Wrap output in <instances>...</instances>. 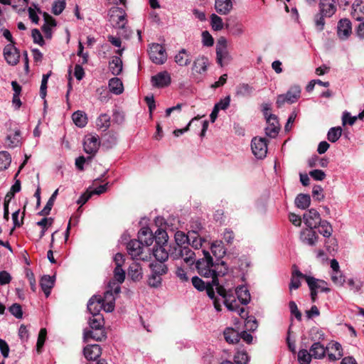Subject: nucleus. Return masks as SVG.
Here are the masks:
<instances>
[{
    "label": "nucleus",
    "instance_id": "obj_57",
    "mask_svg": "<svg viewBox=\"0 0 364 364\" xmlns=\"http://www.w3.org/2000/svg\"><path fill=\"white\" fill-rule=\"evenodd\" d=\"M226 28H228L230 33L233 36H240L243 33V28L241 25V23L236 22L233 24H226Z\"/></svg>",
    "mask_w": 364,
    "mask_h": 364
},
{
    "label": "nucleus",
    "instance_id": "obj_60",
    "mask_svg": "<svg viewBox=\"0 0 364 364\" xmlns=\"http://www.w3.org/2000/svg\"><path fill=\"white\" fill-rule=\"evenodd\" d=\"M10 313L17 318H21L23 311L21 306L18 304H14L9 307Z\"/></svg>",
    "mask_w": 364,
    "mask_h": 364
},
{
    "label": "nucleus",
    "instance_id": "obj_11",
    "mask_svg": "<svg viewBox=\"0 0 364 364\" xmlns=\"http://www.w3.org/2000/svg\"><path fill=\"white\" fill-rule=\"evenodd\" d=\"M110 21L114 23L115 26L124 28L126 24V14L123 9L114 6L112 7L109 12Z\"/></svg>",
    "mask_w": 364,
    "mask_h": 364
},
{
    "label": "nucleus",
    "instance_id": "obj_32",
    "mask_svg": "<svg viewBox=\"0 0 364 364\" xmlns=\"http://www.w3.org/2000/svg\"><path fill=\"white\" fill-rule=\"evenodd\" d=\"M191 237H192L191 232H188V235H187L182 232H176L175 233L176 245L172 247L171 250H174L175 247H184L183 245L186 243H191Z\"/></svg>",
    "mask_w": 364,
    "mask_h": 364
},
{
    "label": "nucleus",
    "instance_id": "obj_22",
    "mask_svg": "<svg viewBox=\"0 0 364 364\" xmlns=\"http://www.w3.org/2000/svg\"><path fill=\"white\" fill-rule=\"evenodd\" d=\"M102 354V350L99 345H90L84 348L85 357L89 360L98 358Z\"/></svg>",
    "mask_w": 364,
    "mask_h": 364
},
{
    "label": "nucleus",
    "instance_id": "obj_42",
    "mask_svg": "<svg viewBox=\"0 0 364 364\" xmlns=\"http://www.w3.org/2000/svg\"><path fill=\"white\" fill-rule=\"evenodd\" d=\"M151 274L156 275H163L168 271L166 265L164 262H155L150 264Z\"/></svg>",
    "mask_w": 364,
    "mask_h": 364
},
{
    "label": "nucleus",
    "instance_id": "obj_5",
    "mask_svg": "<svg viewBox=\"0 0 364 364\" xmlns=\"http://www.w3.org/2000/svg\"><path fill=\"white\" fill-rule=\"evenodd\" d=\"M149 54L151 61L157 65L164 64L167 59L166 49L159 43H153L150 46Z\"/></svg>",
    "mask_w": 364,
    "mask_h": 364
},
{
    "label": "nucleus",
    "instance_id": "obj_41",
    "mask_svg": "<svg viewBox=\"0 0 364 364\" xmlns=\"http://www.w3.org/2000/svg\"><path fill=\"white\" fill-rule=\"evenodd\" d=\"M224 337L229 343H237L240 341V333L231 328L225 330Z\"/></svg>",
    "mask_w": 364,
    "mask_h": 364
},
{
    "label": "nucleus",
    "instance_id": "obj_7",
    "mask_svg": "<svg viewBox=\"0 0 364 364\" xmlns=\"http://www.w3.org/2000/svg\"><path fill=\"white\" fill-rule=\"evenodd\" d=\"M228 268L226 263L223 261L218 260V262L214 263L213 271L211 274V279L213 284L215 286L216 291L219 287H224L220 284L218 277L225 276L228 272Z\"/></svg>",
    "mask_w": 364,
    "mask_h": 364
},
{
    "label": "nucleus",
    "instance_id": "obj_59",
    "mask_svg": "<svg viewBox=\"0 0 364 364\" xmlns=\"http://www.w3.org/2000/svg\"><path fill=\"white\" fill-rule=\"evenodd\" d=\"M202 43L204 46L210 47L214 43V39L208 31L202 32Z\"/></svg>",
    "mask_w": 364,
    "mask_h": 364
},
{
    "label": "nucleus",
    "instance_id": "obj_49",
    "mask_svg": "<svg viewBox=\"0 0 364 364\" xmlns=\"http://www.w3.org/2000/svg\"><path fill=\"white\" fill-rule=\"evenodd\" d=\"M20 130H16L14 136L8 135L6 137V146L9 148L16 147L20 142Z\"/></svg>",
    "mask_w": 364,
    "mask_h": 364
},
{
    "label": "nucleus",
    "instance_id": "obj_64",
    "mask_svg": "<svg viewBox=\"0 0 364 364\" xmlns=\"http://www.w3.org/2000/svg\"><path fill=\"white\" fill-rule=\"evenodd\" d=\"M114 278L119 284H122L124 281L125 272L122 269V267L114 268Z\"/></svg>",
    "mask_w": 364,
    "mask_h": 364
},
{
    "label": "nucleus",
    "instance_id": "obj_52",
    "mask_svg": "<svg viewBox=\"0 0 364 364\" xmlns=\"http://www.w3.org/2000/svg\"><path fill=\"white\" fill-rule=\"evenodd\" d=\"M210 23L214 31H218L223 28V19L215 14L210 16Z\"/></svg>",
    "mask_w": 364,
    "mask_h": 364
},
{
    "label": "nucleus",
    "instance_id": "obj_14",
    "mask_svg": "<svg viewBox=\"0 0 364 364\" xmlns=\"http://www.w3.org/2000/svg\"><path fill=\"white\" fill-rule=\"evenodd\" d=\"M303 219L305 225L310 229L318 228V225L321 221L319 213L314 208H311L305 213Z\"/></svg>",
    "mask_w": 364,
    "mask_h": 364
},
{
    "label": "nucleus",
    "instance_id": "obj_19",
    "mask_svg": "<svg viewBox=\"0 0 364 364\" xmlns=\"http://www.w3.org/2000/svg\"><path fill=\"white\" fill-rule=\"evenodd\" d=\"M138 241L141 242V244L149 247L152 245L154 237L152 231L148 227L142 228L138 233Z\"/></svg>",
    "mask_w": 364,
    "mask_h": 364
},
{
    "label": "nucleus",
    "instance_id": "obj_39",
    "mask_svg": "<svg viewBox=\"0 0 364 364\" xmlns=\"http://www.w3.org/2000/svg\"><path fill=\"white\" fill-rule=\"evenodd\" d=\"M96 126L98 129L107 130L110 127V117L107 114H100L96 119Z\"/></svg>",
    "mask_w": 364,
    "mask_h": 364
},
{
    "label": "nucleus",
    "instance_id": "obj_13",
    "mask_svg": "<svg viewBox=\"0 0 364 364\" xmlns=\"http://www.w3.org/2000/svg\"><path fill=\"white\" fill-rule=\"evenodd\" d=\"M100 145L97 135H88L85 136L83 142L84 151L89 154L94 156L98 151Z\"/></svg>",
    "mask_w": 364,
    "mask_h": 364
},
{
    "label": "nucleus",
    "instance_id": "obj_58",
    "mask_svg": "<svg viewBox=\"0 0 364 364\" xmlns=\"http://www.w3.org/2000/svg\"><path fill=\"white\" fill-rule=\"evenodd\" d=\"M234 361L236 364H247L249 356L246 352H237L234 356Z\"/></svg>",
    "mask_w": 364,
    "mask_h": 364
},
{
    "label": "nucleus",
    "instance_id": "obj_9",
    "mask_svg": "<svg viewBox=\"0 0 364 364\" xmlns=\"http://www.w3.org/2000/svg\"><path fill=\"white\" fill-rule=\"evenodd\" d=\"M127 249L129 255L133 259L145 260L147 257L146 255L144 256V245L141 244L140 241L137 240H131L127 245Z\"/></svg>",
    "mask_w": 364,
    "mask_h": 364
},
{
    "label": "nucleus",
    "instance_id": "obj_16",
    "mask_svg": "<svg viewBox=\"0 0 364 364\" xmlns=\"http://www.w3.org/2000/svg\"><path fill=\"white\" fill-rule=\"evenodd\" d=\"M352 33L351 23L347 18L341 19L338 23L337 33L338 37L345 40L349 37Z\"/></svg>",
    "mask_w": 364,
    "mask_h": 364
},
{
    "label": "nucleus",
    "instance_id": "obj_23",
    "mask_svg": "<svg viewBox=\"0 0 364 364\" xmlns=\"http://www.w3.org/2000/svg\"><path fill=\"white\" fill-rule=\"evenodd\" d=\"M215 9L218 14L227 15L232 9V2L231 0H215Z\"/></svg>",
    "mask_w": 364,
    "mask_h": 364
},
{
    "label": "nucleus",
    "instance_id": "obj_29",
    "mask_svg": "<svg viewBox=\"0 0 364 364\" xmlns=\"http://www.w3.org/2000/svg\"><path fill=\"white\" fill-rule=\"evenodd\" d=\"M235 294L239 301L244 305L247 304L251 299L250 294L245 286H239L235 289Z\"/></svg>",
    "mask_w": 364,
    "mask_h": 364
},
{
    "label": "nucleus",
    "instance_id": "obj_47",
    "mask_svg": "<svg viewBox=\"0 0 364 364\" xmlns=\"http://www.w3.org/2000/svg\"><path fill=\"white\" fill-rule=\"evenodd\" d=\"M154 237L156 245H167L168 235L164 230L157 228Z\"/></svg>",
    "mask_w": 364,
    "mask_h": 364
},
{
    "label": "nucleus",
    "instance_id": "obj_31",
    "mask_svg": "<svg viewBox=\"0 0 364 364\" xmlns=\"http://www.w3.org/2000/svg\"><path fill=\"white\" fill-rule=\"evenodd\" d=\"M42 290L48 297L50 294V289L54 285V277L49 275H44L40 282Z\"/></svg>",
    "mask_w": 364,
    "mask_h": 364
},
{
    "label": "nucleus",
    "instance_id": "obj_34",
    "mask_svg": "<svg viewBox=\"0 0 364 364\" xmlns=\"http://www.w3.org/2000/svg\"><path fill=\"white\" fill-rule=\"evenodd\" d=\"M329 348L332 351H334V353L331 352L328 354L330 360L334 361L340 359L343 356L342 346L339 343H333Z\"/></svg>",
    "mask_w": 364,
    "mask_h": 364
},
{
    "label": "nucleus",
    "instance_id": "obj_50",
    "mask_svg": "<svg viewBox=\"0 0 364 364\" xmlns=\"http://www.w3.org/2000/svg\"><path fill=\"white\" fill-rule=\"evenodd\" d=\"M211 252L216 257H222L225 254V250L221 241H216L211 245Z\"/></svg>",
    "mask_w": 364,
    "mask_h": 364
},
{
    "label": "nucleus",
    "instance_id": "obj_24",
    "mask_svg": "<svg viewBox=\"0 0 364 364\" xmlns=\"http://www.w3.org/2000/svg\"><path fill=\"white\" fill-rule=\"evenodd\" d=\"M167 245H156L153 250V254L156 262H164L168 258L169 253L166 250Z\"/></svg>",
    "mask_w": 364,
    "mask_h": 364
},
{
    "label": "nucleus",
    "instance_id": "obj_3",
    "mask_svg": "<svg viewBox=\"0 0 364 364\" xmlns=\"http://www.w3.org/2000/svg\"><path fill=\"white\" fill-rule=\"evenodd\" d=\"M109 289L107 290L104 294L103 299V306L102 309L106 312H112L114 309V301L115 298L113 296V291L115 294H118L120 292V287L119 284H116L113 283V287L112 286V283L109 284Z\"/></svg>",
    "mask_w": 364,
    "mask_h": 364
},
{
    "label": "nucleus",
    "instance_id": "obj_1",
    "mask_svg": "<svg viewBox=\"0 0 364 364\" xmlns=\"http://www.w3.org/2000/svg\"><path fill=\"white\" fill-rule=\"evenodd\" d=\"M203 252L204 257L196 262V268L200 276L206 278H210L214 266L213 258L211 257L209 252L203 250Z\"/></svg>",
    "mask_w": 364,
    "mask_h": 364
},
{
    "label": "nucleus",
    "instance_id": "obj_40",
    "mask_svg": "<svg viewBox=\"0 0 364 364\" xmlns=\"http://www.w3.org/2000/svg\"><path fill=\"white\" fill-rule=\"evenodd\" d=\"M213 287H215L213 284V282H207V287L205 289L206 290L208 296L213 300V305L216 311H221V305L218 301V299L215 296V291L213 289Z\"/></svg>",
    "mask_w": 364,
    "mask_h": 364
},
{
    "label": "nucleus",
    "instance_id": "obj_54",
    "mask_svg": "<svg viewBox=\"0 0 364 364\" xmlns=\"http://www.w3.org/2000/svg\"><path fill=\"white\" fill-rule=\"evenodd\" d=\"M192 237H191V243L192 247L195 249H199L202 247V243L205 240L199 236L197 231L193 230L191 232Z\"/></svg>",
    "mask_w": 364,
    "mask_h": 364
},
{
    "label": "nucleus",
    "instance_id": "obj_51",
    "mask_svg": "<svg viewBox=\"0 0 364 364\" xmlns=\"http://www.w3.org/2000/svg\"><path fill=\"white\" fill-rule=\"evenodd\" d=\"M312 358L311 353L306 349H301L298 353V361L301 364H309Z\"/></svg>",
    "mask_w": 364,
    "mask_h": 364
},
{
    "label": "nucleus",
    "instance_id": "obj_38",
    "mask_svg": "<svg viewBox=\"0 0 364 364\" xmlns=\"http://www.w3.org/2000/svg\"><path fill=\"white\" fill-rule=\"evenodd\" d=\"M72 119L75 124L79 127H84L87 123L86 114L80 110L73 114Z\"/></svg>",
    "mask_w": 364,
    "mask_h": 364
},
{
    "label": "nucleus",
    "instance_id": "obj_12",
    "mask_svg": "<svg viewBox=\"0 0 364 364\" xmlns=\"http://www.w3.org/2000/svg\"><path fill=\"white\" fill-rule=\"evenodd\" d=\"M4 56L10 65H16L19 62V50L13 44H8L4 48Z\"/></svg>",
    "mask_w": 364,
    "mask_h": 364
},
{
    "label": "nucleus",
    "instance_id": "obj_35",
    "mask_svg": "<svg viewBox=\"0 0 364 364\" xmlns=\"http://www.w3.org/2000/svg\"><path fill=\"white\" fill-rule=\"evenodd\" d=\"M105 338L106 335L103 330H100V332H94L92 330H85L83 333V338L85 342L90 338L97 341H101Z\"/></svg>",
    "mask_w": 364,
    "mask_h": 364
},
{
    "label": "nucleus",
    "instance_id": "obj_44",
    "mask_svg": "<svg viewBox=\"0 0 364 364\" xmlns=\"http://www.w3.org/2000/svg\"><path fill=\"white\" fill-rule=\"evenodd\" d=\"M58 189L55 190L53 194L51 195V196L50 197V198L48 199L46 206L44 207V208L38 213V214L40 215H48L50 214V212L53 206V204H54V201L56 199V197H57V195H58Z\"/></svg>",
    "mask_w": 364,
    "mask_h": 364
},
{
    "label": "nucleus",
    "instance_id": "obj_48",
    "mask_svg": "<svg viewBox=\"0 0 364 364\" xmlns=\"http://www.w3.org/2000/svg\"><path fill=\"white\" fill-rule=\"evenodd\" d=\"M342 134V129L340 127L331 128L327 134V139L332 143L337 141Z\"/></svg>",
    "mask_w": 364,
    "mask_h": 364
},
{
    "label": "nucleus",
    "instance_id": "obj_10",
    "mask_svg": "<svg viewBox=\"0 0 364 364\" xmlns=\"http://www.w3.org/2000/svg\"><path fill=\"white\" fill-rule=\"evenodd\" d=\"M230 292V291H228L224 287H219L217 291V293L223 299V304L229 311H237L240 304Z\"/></svg>",
    "mask_w": 364,
    "mask_h": 364
},
{
    "label": "nucleus",
    "instance_id": "obj_20",
    "mask_svg": "<svg viewBox=\"0 0 364 364\" xmlns=\"http://www.w3.org/2000/svg\"><path fill=\"white\" fill-rule=\"evenodd\" d=\"M318 6L319 11L328 17H331L336 11L335 0H320Z\"/></svg>",
    "mask_w": 364,
    "mask_h": 364
},
{
    "label": "nucleus",
    "instance_id": "obj_30",
    "mask_svg": "<svg viewBox=\"0 0 364 364\" xmlns=\"http://www.w3.org/2000/svg\"><path fill=\"white\" fill-rule=\"evenodd\" d=\"M142 269L139 263L132 262L129 267L128 275L133 281H139L142 278Z\"/></svg>",
    "mask_w": 364,
    "mask_h": 364
},
{
    "label": "nucleus",
    "instance_id": "obj_4",
    "mask_svg": "<svg viewBox=\"0 0 364 364\" xmlns=\"http://www.w3.org/2000/svg\"><path fill=\"white\" fill-rule=\"evenodd\" d=\"M170 255L176 259H183L188 265H192L196 261L195 253L188 246L175 247L174 250H171Z\"/></svg>",
    "mask_w": 364,
    "mask_h": 364
},
{
    "label": "nucleus",
    "instance_id": "obj_33",
    "mask_svg": "<svg viewBox=\"0 0 364 364\" xmlns=\"http://www.w3.org/2000/svg\"><path fill=\"white\" fill-rule=\"evenodd\" d=\"M109 90L115 94L120 95L123 92L124 87L122 80L118 77H112L109 80Z\"/></svg>",
    "mask_w": 364,
    "mask_h": 364
},
{
    "label": "nucleus",
    "instance_id": "obj_15",
    "mask_svg": "<svg viewBox=\"0 0 364 364\" xmlns=\"http://www.w3.org/2000/svg\"><path fill=\"white\" fill-rule=\"evenodd\" d=\"M267 127L265 128L266 134L272 138L275 137L279 131V122L274 114H270L267 117Z\"/></svg>",
    "mask_w": 364,
    "mask_h": 364
},
{
    "label": "nucleus",
    "instance_id": "obj_18",
    "mask_svg": "<svg viewBox=\"0 0 364 364\" xmlns=\"http://www.w3.org/2000/svg\"><path fill=\"white\" fill-rule=\"evenodd\" d=\"M103 299L101 296L94 295L87 303V310L92 315H100V312L102 309Z\"/></svg>",
    "mask_w": 364,
    "mask_h": 364
},
{
    "label": "nucleus",
    "instance_id": "obj_36",
    "mask_svg": "<svg viewBox=\"0 0 364 364\" xmlns=\"http://www.w3.org/2000/svg\"><path fill=\"white\" fill-rule=\"evenodd\" d=\"M296 205L302 210L306 209L311 204V198L308 194L300 193L295 199Z\"/></svg>",
    "mask_w": 364,
    "mask_h": 364
},
{
    "label": "nucleus",
    "instance_id": "obj_2",
    "mask_svg": "<svg viewBox=\"0 0 364 364\" xmlns=\"http://www.w3.org/2000/svg\"><path fill=\"white\" fill-rule=\"evenodd\" d=\"M301 87L299 85L291 86L289 90L284 95H279L277 99V106L281 107L287 102L289 104H293L296 102L301 96Z\"/></svg>",
    "mask_w": 364,
    "mask_h": 364
},
{
    "label": "nucleus",
    "instance_id": "obj_55",
    "mask_svg": "<svg viewBox=\"0 0 364 364\" xmlns=\"http://www.w3.org/2000/svg\"><path fill=\"white\" fill-rule=\"evenodd\" d=\"M53 219L52 218H43L40 221L37 222V225L41 226L42 228V230L40 232L39 235V239H41L47 230V225L50 226L53 223Z\"/></svg>",
    "mask_w": 364,
    "mask_h": 364
},
{
    "label": "nucleus",
    "instance_id": "obj_17",
    "mask_svg": "<svg viewBox=\"0 0 364 364\" xmlns=\"http://www.w3.org/2000/svg\"><path fill=\"white\" fill-rule=\"evenodd\" d=\"M171 76L167 71L159 73L151 77V82L152 85L156 87H164L171 83Z\"/></svg>",
    "mask_w": 364,
    "mask_h": 364
},
{
    "label": "nucleus",
    "instance_id": "obj_27",
    "mask_svg": "<svg viewBox=\"0 0 364 364\" xmlns=\"http://www.w3.org/2000/svg\"><path fill=\"white\" fill-rule=\"evenodd\" d=\"M174 61L179 66H187L191 63V55L185 48H182L175 55Z\"/></svg>",
    "mask_w": 364,
    "mask_h": 364
},
{
    "label": "nucleus",
    "instance_id": "obj_45",
    "mask_svg": "<svg viewBox=\"0 0 364 364\" xmlns=\"http://www.w3.org/2000/svg\"><path fill=\"white\" fill-rule=\"evenodd\" d=\"M319 232L325 237H329L333 232V228L330 223L327 220H321L318 225Z\"/></svg>",
    "mask_w": 364,
    "mask_h": 364
},
{
    "label": "nucleus",
    "instance_id": "obj_62",
    "mask_svg": "<svg viewBox=\"0 0 364 364\" xmlns=\"http://www.w3.org/2000/svg\"><path fill=\"white\" fill-rule=\"evenodd\" d=\"M192 284L193 287L197 289L198 291H203L207 287V282H205L198 277H193L192 278Z\"/></svg>",
    "mask_w": 364,
    "mask_h": 364
},
{
    "label": "nucleus",
    "instance_id": "obj_63",
    "mask_svg": "<svg viewBox=\"0 0 364 364\" xmlns=\"http://www.w3.org/2000/svg\"><path fill=\"white\" fill-rule=\"evenodd\" d=\"M65 8V2L64 1H55L53 4L52 12L55 15L60 14Z\"/></svg>",
    "mask_w": 364,
    "mask_h": 364
},
{
    "label": "nucleus",
    "instance_id": "obj_53",
    "mask_svg": "<svg viewBox=\"0 0 364 364\" xmlns=\"http://www.w3.org/2000/svg\"><path fill=\"white\" fill-rule=\"evenodd\" d=\"M325 18L328 17L327 16H325L321 11H318V13L315 15L314 23L318 31H322L323 30L325 26Z\"/></svg>",
    "mask_w": 364,
    "mask_h": 364
},
{
    "label": "nucleus",
    "instance_id": "obj_28",
    "mask_svg": "<svg viewBox=\"0 0 364 364\" xmlns=\"http://www.w3.org/2000/svg\"><path fill=\"white\" fill-rule=\"evenodd\" d=\"M123 68L122 60L119 56H113L109 62V69L114 75L121 74Z\"/></svg>",
    "mask_w": 364,
    "mask_h": 364
},
{
    "label": "nucleus",
    "instance_id": "obj_25",
    "mask_svg": "<svg viewBox=\"0 0 364 364\" xmlns=\"http://www.w3.org/2000/svg\"><path fill=\"white\" fill-rule=\"evenodd\" d=\"M302 242L308 245L314 246L318 239V236L313 229L303 231L301 235Z\"/></svg>",
    "mask_w": 364,
    "mask_h": 364
},
{
    "label": "nucleus",
    "instance_id": "obj_8",
    "mask_svg": "<svg viewBox=\"0 0 364 364\" xmlns=\"http://www.w3.org/2000/svg\"><path fill=\"white\" fill-rule=\"evenodd\" d=\"M251 149L253 154L257 159H263L267 153V140L262 137H254L252 139Z\"/></svg>",
    "mask_w": 364,
    "mask_h": 364
},
{
    "label": "nucleus",
    "instance_id": "obj_37",
    "mask_svg": "<svg viewBox=\"0 0 364 364\" xmlns=\"http://www.w3.org/2000/svg\"><path fill=\"white\" fill-rule=\"evenodd\" d=\"M253 91V87L247 83H242L236 87L235 94L238 97H249Z\"/></svg>",
    "mask_w": 364,
    "mask_h": 364
},
{
    "label": "nucleus",
    "instance_id": "obj_56",
    "mask_svg": "<svg viewBox=\"0 0 364 364\" xmlns=\"http://www.w3.org/2000/svg\"><path fill=\"white\" fill-rule=\"evenodd\" d=\"M311 278L314 281V289L315 290H320L321 291L323 292L330 291V289L327 287V283L324 280L318 279L313 277H311Z\"/></svg>",
    "mask_w": 364,
    "mask_h": 364
},
{
    "label": "nucleus",
    "instance_id": "obj_21",
    "mask_svg": "<svg viewBox=\"0 0 364 364\" xmlns=\"http://www.w3.org/2000/svg\"><path fill=\"white\" fill-rule=\"evenodd\" d=\"M208 65V58L199 55L193 61L192 70L197 73L203 74L206 72Z\"/></svg>",
    "mask_w": 364,
    "mask_h": 364
},
{
    "label": "nucleus",
    "instance_id": "obj_6",
    "mask_svg": "<svg viewBox=\"0 0 364 364\" xmlns=\"http://www.w3.org/2000/svg\"><path fill=\"white\" fill-rule=\"evenodd\" d=\"M216 59L220 66H223V60L230 61L231 60V56L228 50V41L225 37H220L217 41Z\"/></svg>",
    "mask_w": 364,
    "mask_h": 364
},
{
    "label": "nucleus",
    "instance_id": "obj_43",
    "mask_svg": "<svg viewBox=\"0 0 364 364\" xmlns=\"http://www.w3.org/2000/svg\"><path fill=\"white\" fill-rule=\"evenodd\" d=\"M89 324L92 330H102L104 326V318L102 315H95L89 320Z\"/></svg>",
    "mask_w": 364,
    "mask_h": 364
},
{
    "label": "nucleus",
    "instance_id": "obj_61",
    "mask_svg": "<svg viewBox=\"0 0 364 364\" xmlns=\"http://www.w3.org/2000/svg\"><path fill=\"white\" fill-rule=\"evenodd\" d=\"M331 278L332 282L336 285L341 286L345 282V278L341 272H338V273L337 272H332Z\"/></svg>",
    "mask_w": 364,
    "mask_h": 364
},
{
    "label": "nucleus",
    "instance_id": "obj_46",
    "mask_svg": "<svg viewBox=\"0 0 364 364\" xmlns=\"http://www.w3.org/2000/svg\"><path fill=\"white\" fill-rule=\"evenodd\" d=\"M11 157L10 154L6 151H0V171H4L10 166Z\"/></svg>",
    "mask_w": 364,
    "mask_h": 364
},
{
    "label": "nucleus",
    "instance_id": "obj_26",
    "mask_svg": "<svg viewBox=\"0 0 364 364\" xmlns=\"http://www.w3.org/2000/svg\"><path fill=\"white\" fill-rule=\"evenodd\" d=\"M328 348L324 347L320 342H315L310 347V352L315 359H321L325 357Z\"/></svg>",
    "mask_w": 364,
    "mask_h": 364
}]
</instances>
